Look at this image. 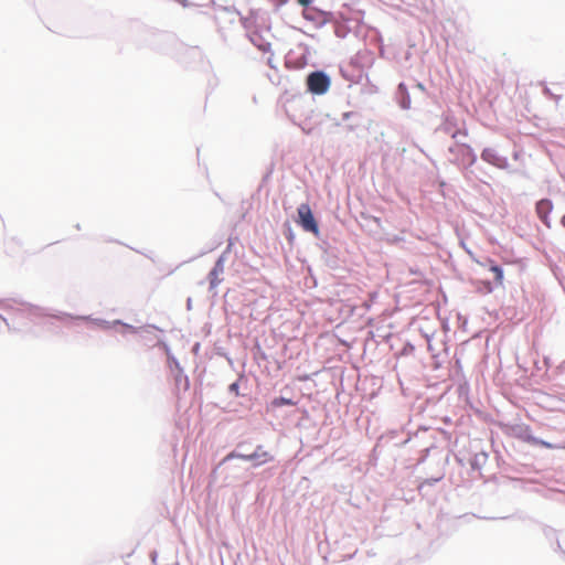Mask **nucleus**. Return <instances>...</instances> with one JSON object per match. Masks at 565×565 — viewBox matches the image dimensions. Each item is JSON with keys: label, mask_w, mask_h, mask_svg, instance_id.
I'll return each instance as SVG.
<instances>
[{"label": "nucleus", "mask_w": 565, "mask_h": 565, "mask_svg": "<svg viewBox=\"0 0 565 565\" xmlns=\"http://www.w3.org/2000/svg\"><path fill=\"white\" fill-rule=\"evenodd\" d=\"M447 463H448V456H446L444 465H447Z\"/></svg>", "instance_id": "44"}, {"label": "nucleus", "mask_w": 565, "mask_h": 565, "mask_svg": "<svg viewBox=\"0 0 565 565\" xmlns=\"http://www.w3.org/2000/svg\"><path fill=\"white\" fill-rule=\"evenodd\" d=\"M478 290L483 294H491L494 290V287L490 280H479Z\"/></svg>", "instance_id": "26"}, {"label": "nucleus", "mask_w": 565, "mask_h": 565, "mask_svg": "<svg viewBox=\"0 0 565 565\" xmlns=\"http://www.w3.org/2000/svg\"><path fill=\"white\" fill-rule=\"evenodd\" d=\"M244 448H250V444L246 441L238 443L235 449L225 456L224 462L231 459H242L243 461H249L250 468L256 469L275 460L274 455L267 451L260 444L255 446L250 452L242 451Z\"/></svg>", "instance_id": "3"}, {"label": "nucleus", "mask_w": 565, "mask_h": 565, "mask_svg": "<svg viewBox=\"0 0 565 565\" xmlns=\"http://www.w3.org/2000/svg\"><path fill=\"white\" fill-rule=\"evenodd\" d=\"M305 84L307 93L322 96L330 89L331 77L323 70H315L306 75Z\"/></svg>", "instance_id": "4"}, {"label": "nucleus", "mask_w": 565, "mask_h": 565, "mask_svg": "<svg viewBox=\"0 0 565 565\" xmlns=\"http://www.w3.org/2000/svg\"><path fill=\"white\" fill-rule=\"evenodd\" d=\"M242 377H243V375L239 376L236 381H234L233 383H231L228 385V387H227L228 394L239 396V382H241Z\"/></svg>", "instance_id": "27"}, {"label": "nucleus", "mask_w": 565, "mask_h": 565, "mask_svg": "<svg viewBox=\"0 0 565 565\" xmlns=\"http://www.w3.org/2000/svg\"><path fill=\"white\" fill-rule=\"evenodd\" d=\"M157 557H158V553L156 551H152L150 553V558H151L152 563H156Z\"/></svg>", "instance_id": "34"}, {"label": "nucleus", "mask_w": 565, "mask_h": 565, "mask_svg": "<svg viewBox=\"0 0 565 565\" xmlns=\"http://www.w3.org/2000/svg\"><path fill=\"white\" fill-rule=\"evenodd\" d=\"M488 460V454L484 451L476 454L470 460V466L472 470H481V468L486 465Z\"/></svg>", "instance_id": "19"}, {"label": "nucleus", "mask_w": 565, "mask_h": 565, "mask_svg": "<svg viewBox=\"0 0 565 565\" xmlns=\"http://www.w3.org/2000/svg\"><path fill=\"white\" fill-rule=\"evenodd\" d=\"M166 349H167V355H168V366L173 374V373H175V371L181 370L182 366L180 365L179 360L174 355L171 354L169 347L166 345Z\"/></svg>", "instance_id": "23"}, {"label": "nucleus", "mask_w": 565, "mask_h": 565, "mask_svg": "<svg viewBox=\"0 0 565 565\" xmlns=\"http://www.w3.org/2000/svg\"><path fill=\"white\" fill-rule=\"evenodd\" d=\"M186 309L188 310L192 309V299L190 297L186 299Z\"/></svg>", "instance_id": "35"}, {"label": "nucleus", "mask_w": 565, "mask_h": 565, "mask_svg": "<svg viewBox=\"0 0 565 565\" xmlns=\"http://www.w3.org/2000/svg\"><path fill=\"white\" fill-rule=\"evenodd\" d=\"M75 228L79 231V230H81V224H79V223H77V224L75 225Z\"/></svg>", "instance_id": "41"}, {"label": "nucleus", "mask_w": 565, "mask_h": 565, "mask_svg": "<svg viewBox=\"0 0 565 565\" xmlns=\"http://www.w3.org/2000/svg\"><path fill=\"white\" fill-rule=\"evenodd\" d=\"M135 41L138 49H150L158 53H168L175 43V36L169 32L141 28Z\"/></svg>", "instance_id": "2"}, {"label": "nucleus", "mask_w": 565, "mask_h": 565, "mask_svg": "<svg viewBox=\"0 0 565 565\" xmlns=\"http://www.w3.org/2000/svg\"><path fill=\"white\" fill-rule=\"evenodd\" d=\"M173 379L177 386H183L184 391L190 388V380L189 376L184 373L183 369L175 371L173 373Z\"/></svg>", "instance_id": "20"}, {"label": "nucleus", "mask_w": 565, "mask_h": 565, "mask_svg": "<svg viewBox=\"0 0 565 565\" xmlns=\"http://www.w3.org/2000/svg\"><path fill=\"white\" fill-rule=\"evenodd\" d=\"M416 87H417L418 89L423 90V92L425 90V86H424V85H423V83H420V82H417V83H416Z\"/></svg>", "instance_id": "36"}, {"label": "nucleus", "mask_w": 565, "mask_h": 565, "mask_svg": "<svg viewBox=\"0 0 565 565\" xmlns=\"http://www.w3.org/2000/svg\"><path fill=\"white\" fill-rule=\"evenodd\" d=\"M480 158L484 162H487L498 169H501V170H507L510 167L508 158L505 156L500 154L492 147L483 148L481 151Z\"/></svg>", "instance_id": "8"}, {"label": "nucleus", "mask_w": 565, "mask_h": 565, "mask_svg": "<svg viewBox=\"0 0 565 565\" xmlns=\"http://www.w3.org/2000/svg\"><path fill=\"white\" fill-rule=\"evenodd\" d=\"M242 451H244V452H250V451H249V448H244Z\"/></svg>", "instance_id": "42"}, {"label": "nucleus", "mask_w": 565, "mask_h": 565, "mask_svg": "<svg viewBox=\"0 0 565 565\" xmlns=\"http://www.w3.org/2000/svg\"><path fill=\"white\" fill-rule=\"evenodd\" d=\"M458 148H459V157H458L459 164L463 169H468V168L472 167L478 160L477 153L475 152L472 147L468 143L458 142Z\"/></svg>", "instance_id": "9"}, {"label": "nucleus", "mask_w": 565, "mask_h": 565, "mask_svg": "<svg viewBox=\"0 0 565 565\" xmlns=\"http://www.w3.org/2000/svg\"><path fill=\"white\" fill-rule=\"evenodd\" d=\"M185 2H186V0H181V3H183V6H185Z\"/></svg>", "instance_id": "46"}, {"label": "nucleus", "mask_w": 565, "mask_h": 565, "mask_svg": "<svg viewBox=\"0 0 565 565\" xmlns=\"http://www.w3.org/2000/svg\"><path fill=\"white\" fill-rule=\"evenodd\" d=\"M487 266H488L489 271H491L493 274L495 284L501 286L503 284V279H504V271H503L502 266L490 258L487 259Z\"/></svg>", "instance_id": "16"}, {"label": "nucleus", "mask_w": 565, "mask_h": 565, "mask_svg": "<svg viewBox=\"0 0 565 565\" xmlns=\"http://www.w3.org/2000/svg\"><path fill=\"white\" fill-rule=\"evenodd\" d=\"M295 222L306 232L320 239L319 223L308 203H301L297 207V217Z\"/></svg>", "instance_id": "6"}, {"label": "nucleus", "mask_w": 565, "mask_h": 565, "mask_svg": "<svg viewBox=\"0 0 565 565\" xmlns=\"http://www.w3.org/2000/svg\"><path fill=\"white\" fill-rule=\"evenodd\" d=\"M544 94H545V95H551L552 93H551V90L546 87V88L544 89Z\"/></svg>", "instance_id": "40"}, {"label": "nucleus", "mask_w": 565, "mask_h": 565, "mask_svg": "<svg viewBox=\"0 0 565 565\" xmlns=\"http://www.w3.org/2000/svg\"><path fill=\"white\" fill-rule=\"evenodd\" d=\"M297 2L305 9L309 8L313 0H297Z\"/></svg>", "instance_id": "30"}, {"label": "nucleus", "mask_w": 565, "mask_h": 565, "mask_svg": "<svg viewBox=\"0 0 565 565\" xmlns=\"http://www.w3.org/2000/svg\"><path fill=\"white\" fill-rule=\"evenodd\" d=\"M561 224L565 227V214L561 218Z\"/></svg>", "instance_id": "39"}, {"label": "nucleus", "mask_w": 565, "mask_h": 565, "mask_svg": "<svg viewBox=\"0 0 565 565\" xmlns=\"http://www.w3.org/2000/svg\"><path fill=\"white\" fill-rule=\"evenodd\" d=\"M114 324H117V326H120L122 328L121 330V333L122 334H126V333H132V334H136L139 330H142L145 332H148L150 329H154V330H159L161 331V329H159L157 326L154 324H145L140 328H137L132 324H129L120 319H116L114 320Z\"/></svg>", "instance_id": "13"}, {"label": "nucleus", "mask_w": 565, "mask_h": 565, "mask_svg": "<svg viewBox=\"0 0 565 565\" xmlns=\"http://www.w3.org/2000/svg\"><path fill=\"white\" fill-rule=\"evenodd\" d=\"M2 326H6V327H8V329H10V324H9V322H8V319H7L4 316H2V315L0 313V328H1Z\"/></svg>", "instance_id": "32"}, {"label": "nucleus", "mask_w": 565, "mask_h": 565, "mask_svg": "<svg viewBox=\"0 0 565 565\" xmlns=\"http://www.w3.org/2000/svg\"><path fill=\"white\" fill-rule=\"evenodd\" d=\"M321 260L332 270L341 269L344 265V260L340 257V250L335 246L324 250V254H321Z\"/></svg>", "instance_id": "10"}, {"label": "nucleus", "mask_w": 565, "mask_h": 565, "mask_svg": "<svg viewBox=\"0 0 565 565\" xmlns=\"http://www.w3.org/2000/svg\"><path fill=\"white\" fill-rule=\"evenodd\" d=\"M241 459H231L230 461H225V457L218 462V465L213 469L211 477L216 478L218 473H224V481L230 484L235 481H239L244 473L247 471V468L243 467L238 461Z\"/></svg>", "instance_id": "5"}, {"label": "nucleus", "mask_w": 565, "mask_h": 565, "mask_svg": "<svg viewBox=\"0 0 565 565\" xmlns=\"http://www.w3.org/2000/svg\"><path fill=\"white\" fill-rule=\"evenodd\" d=\"M248 39L259 51L264 53L270 51V43L267 42L258 31L249 33Z\"/></svg>", "instance_id": "15"}, {"label": "nucleus", "mask_w": 565, "mask_h": 565, "mask_svg": "<svg viewBox=\"0 0 565 565\" xmlns=\"http://www.w3.org/2000/svg\"><path fill=\"white\" fill-rule=\"evenodd\" d=\"M459 135L467 136L468 134H467V130H462V131L458 130L455 134H452V138H457V136H459Z\"/></svg>", "instance_id": "33"}, {"label": "nucleus", "mask_w": 565, "mask_h": 565, "mask_svg": "<svg viewBox=\"0 0 565 565\" xmlns=\"http://www.w3.org/2000/svg\"><path fill=\"white\" fill-rule=\"evenodd\" d=\"M21 306H22L21 310L23 312H25L30 319H34V318H39V317H52L60 321H73V322L85 321V322L95 324L96 327H98L103 330H108L114 327H117V324H114V321H107L105 319L94 318L92 316H77V315H73V313H68V312H64V311H56L55 313H52L46 308L35 306V305H32L29 302H23V303H21Z\"/></svg>", "instance_id": "1"}, {"label": "nucleus", "mask_w": 565, "mask_h": 565, "mask_svg": "<svg viewBox=\"0 0 565 565\" xmlns=\"http://www.w3.org/2000/svg\"><path fill=\"white\" fill-rule=\"evenodd\" d=\"M295 405H296V402L294 399L287 398L285 396H277V397L273 398L270 402V406L273 408H279L282 406H295Z\"/></svg>", "instance_id": "22"}, {"label": "nucleus", "mask_w": 565, "mask_h": 565, "mask_svg": "<svg viewBox=\"0 0 565 565\" xmlns=\"http://www.w3.org/2000/svg\"><path fill=\"white\" fill-rule=\"evenodd\" d=\"M312 114H313V110H310V114L305 115L303 119H301L299 122H297L299 128L306 135H310L313 130V125L310 122Z\"/></svg>", "instance_id": "21"}, {"label": "nucleus", "mask_w": 565, "mask_h": 565, "mask_svg": "<svg viewBox=\"0 0 565 565\" xmlns=\"http://www.w3.org/2000/svg\"><path fill=\"white\" fill-rule=\"evenodd\" d=\"M444 477H445V472H444V469H441V471L436 477H430V478L425 479L420 483V488H423L424 486L433 487L436 483H438L439 481H441L444 479Z\"/></svg>", "instance_id": "25"}, {"label": "nucleus", "mask_w": 565, "mask_h": 565, "mask_svg": "<svg viewBox=\"0 0 565 565\" xmlns=\"http://www.w3.org/2000/svg\"><path fill=\"white\" fill-rule=\"evenodd\" d=\"M553 211V202L551 199L544 198L535 203V212L540 221L547 227H551L550 214Z\"/></svg>", "instance_id": "11"}, {"label": "nucleus", "mask_w": 565, "mask_h": 565, "mask_svg": "<svg viewBox=\"0 0 565 565\" xmlns=\"http://www.w3.org/2000/svg\"><path fill=\"white\" fill-rule=\"evenodd\" d=\"M185 2H186V0H181V3H183V6H185Z\"/></svg>", "instance_id": "45"}, {"label": "nucleus", "mask_w": 565, "mask_h": 565, "mask_svg": "<svg viewBox=\"0 0 565 565\" xmlns=\"http://www.w3.org/2000/svg\"><path fill=\"white\" fill-rule=\"evenodd\" d=\"M428 451H429V449H426V450H425V455L420 458L419 462L425 461V459H426V457H427V455H428Z\"/></svg>", "instance_id": "37"}, {"label": "nucleus", "mask_w": 565, "mask_h": 565, "mask_svg": "<svg viewBox=\"0 0 565 565\" xmlns=\"http://www.w3.org/2000/svg\"><path fill=\"white\" fill-rule=\"evenodd\" d=\"M448 151L452 154H455L457 158L459 157V148H458V143L454 147H449L448 148Z\"/></svg>", "instance_id": "31"}, {"label": "nucleus", "mask_w": 565, "mask_h": 565, "mask_svg": "<svg viewBox=\"0 0 565 565\" xmlns=\"http://www.w3.org/2000/svg\"><path fill=\"white\" fill-rule=\"evenodd\" d=\"M317 246L321 250V254H324V250L331 249L332 247H334L327 241H321Z\"/></svg>", "instance_id": "28"}, {"label": "nucleus", "mask_w": 565, "mask_h": 565, "mask_svg": "<svg viewBox=\"0 0 565 565\" xmlns=\"http://www.w3.org/2000/svg\"><path fill=\"white\" fill-rule=\"evenodd\" d=\"M282 234L288 241L289 245H292L296 236L289 221L282 223Z\"/></svg>", "instance_id": "24"}, {"label": "nucleus", "mask_w": 565, "mask_h": 565, "mask_svg": "<svg viewBox=\"0 0 565 565\" xmlns=\"http://www.w3.org/2000/svg\"><path fill=\"white\" fill-rule=\"evenodd\" d=\"M482 519L483 520H494V518H487V516H483Z\"/></svg>", "instance_id": "43"}, {"label": "nucleus", "mask_w": 565, "mask_h": 565, "mask_svg": "<svg viewBox=\"0 0 565 565\" xmlns=\"http://www.w3.org/2000/svg\"><path fill=\"white\" fill-rule=\"evenodd\" d=\"M409 439H411L409 437H408V438H406V439H405V440H403L399 445H401V446L406 445V444L409 441Z\"/></svg>", "instance_id": "38"}, {"label": "nucleus", "mask_w": 565, "mask_h": 565, "mask_svg": "<svg viewBox=\"0 0 565 565\" xmlns=\"http://www.w3.org/2000/svg\"><path fill=\"white\" fill-rule=\"evenodd\" d=\"M231 247H232V241L230 239L226 249L217 257L213 267L209 271L207 280L210 284V289L215 288L222 281V279L220 278V275H222L224 273V265L226 262V256L230 253Z\"/></svg>", "instance_id": "7"}, {"label": "nucleus", "mask_w": 565, "mask_h": 565, "mask_svg": "<svg viewBox=\"0 0 565 565\" xmlns=\"http://www.w3.org/2000/svg\"><path fill=\"white\" fill-rule=\"evenodd\" d=\"M256 359L267 360L266 353L262 350V348L257 344L256 352H255Z\"/></svg>", "instance_id": "29"}, {"label": "nucleus", "mask_w": 565, "mask_h": 565, "mask_svg": "<svg viewBox=\"0 0 565 565\" xmlns=\"http://www.w3.org/2000/svg\"><path fill=\"white\" fill-rule=\"evenodd\" d=\"M523 440L533 445V446H540V447H543V448H546V449H555L556 446L553 445L552 443L550 441H546L544 439H541L539 437H535L534 435H532L531 433V429L530 427H525V430H524V434H523Z\"/></svg>", "instance_id": "14"}, {"label": "nucleus", "mask_w": 565, "mask_h": 565, "mask_svg": "<svg viewBox=\"0 0 565 565\" xmlns=\"http://www.w3.org/2000/svg\"><path fill=\"white\" fill-rule=\"evenodd\" d=\"M543 534L548 541H555V546L553 547L555 552H561L565 555V551L562 548L557 537V531L555 529L546 525L543 527Z\"/></svg>", "instance_id": "17"}, {"label": "nucleus", "mask_w": 565, "mask_h": 565, "mask_svg": "<svg viewBox=\"0 0 565 565\" xmlns=\"http://www.w3.org/2000/svg\"><path fill=\"white\" fill-rule=\"evenodd\" d=\"M361 115L356 111H345L342 114V120L349 121L348 130L353 131L355 128L360 126Z\"/></svg>", "instance_id": "18"}, {"label": "nucleus", "mask_w": 565, "mask_h": 565, "mask_svg": "<svg viewBox=\"0 0 565 565\" xmlns=\"http://www.w3.org/2000/svg\"><path fill=\"white\" fill-rule=\"evenodd\" d=\"M395 100L402 109L406 110L411 108V95L404 82H401L396 87Z\"/></svg>", "instance_id": "12"}]
</instances>
